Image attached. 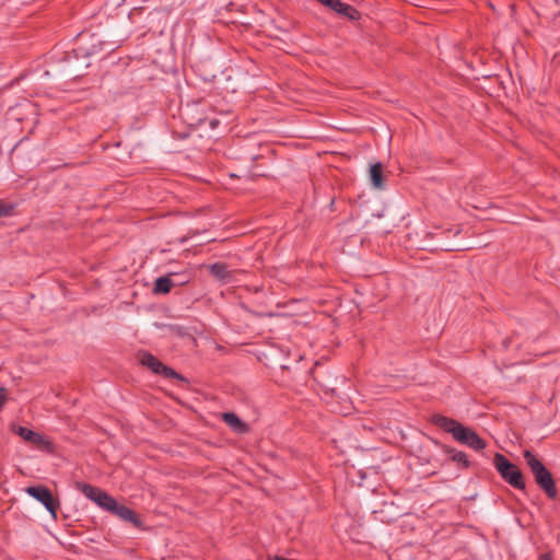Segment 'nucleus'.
<instances>
[{
    "instance_id": "f257e3e1",
    "label": "nucleus",
    "mask_w": 560,
    "mask_h": 560,
    "mask_svg": "<svg viewBox=\"0 0 560 560\" xmlns=\"http://www.w3.org/2000/svg\"><path fill=\"white\" fill-rule=\"evenodd\" d=\"M109 26L100 33L91 30L79 33L74 47L54 62L51 72L60 79H78L91 66L93 58L102 59L119 48L129 37V31L115 27L114 22Z\"/></svg>"
},
{
    "instance_id": "f03ea898",
    "label": "nucleus",
    "mask_w": 560,
    "mask_h": 560,
    "mask_svg": "<svg viewBox=\"0 0 560 560\" xmlns=\"http://www.w3.org/2000/svg\"><path fill=\"white\" fill-rule=\"evenodd\" d=\"M485 338L487 346L492 349L508 350L511 345H514L516 351H524L527 355L538 357L546 353V351H541L535 347V342L539 338L538 335L523 325L520 329L514 330L511 336L506 337H502L501 332L495 327H491Z\"/></svg>"
},
{
    "instance_id": "7ed1b4c3",
    "label": "nucleus",
    "mask_w": 560,
    "mask_h": 560,
    "mask_svg": "<svg viewBox=\"0 0 560 560\" xmlns=\"http://www.w3.org/2000/svg\"><path fill=\"white\" fill-rule=\"evenodd\" d=\"M430 422L444 432L451 433L453 439L458 443L467 445L475 451H481L487 445L486 441L480 438L474 429L465 427L453 418L434 413L431 416Z\"/></svg>"
},
{
    "instance_id": "20e7f679",
    "label": "nucleus",
    "mask_w": 560,
    "mask_h": 560,
    "mask_svg": "<svg viewBox=\"0 0 560 560\" xmlns=\"http://www.w3.org/2000/svg\"><path fill=\"white\" fill-rule=\"evenodd\" d=\"M462 229L458 225L452 228L434 226L432 231L425 232L423 248L429 252H460L466 244L460 241Z\"/></svg>"
},
{
    "instance_id": "39448f33",
    "label": "nucleus",
    "mask_w": 560,
    "mask_h": 560,
    "mask_svg": "<svg viewBox=\"0 0 560 560\" xmlns=\"http://www.w3.org/2000/svg\"><path fill=\"white\" fill-rule=\"evenodd\" d=\"M523 457L530 472L533 474L537 486L546 493L549 499H557L558 490L550 470L530 450H525L523 452Z\"/></svg>"
},
{
    "instance_id": "423d86ee",
    "label": "nucleus",
    "mask_w": 560,
    "mask_h": 560,
    "mask_svg": "<svg viewBox=\"0 0 560 560\" xmlns=\"http://www.w3.org/2000/svg\"><path fill=\"white\" fill-rule=\"evenodd\" d=\"M493 465L497 471L499 472L500 477L511 487L522 491L526 489V482L523 471L506 456L497 452L493 457Z\"/></svg>"
},
{
    "instance_id": "0eeeda50",
    "label": "nucleus",
    "mask_w": 560,
    "mask_h": 560,
    "mask_svg": "<svg viewBox=\"0 0 560 560\" xmlns=\"http://www.w3.org/2000/svg\"><path fill=\"white\" fill-rule=\"evenodd\" d=\"M139 362L141 365L145 366L152 373L156 375H161L164 378H175L184 383H188L187 378L182 374L177 373L171 366L165 365L162 361H160L155 355H153L149 351H140Z\"/></svg>"
},
{
    "instance_id": "6e6552de",
    "label": "nucleus",
    "mask_w": 560,
    "mask_h": 560,
    "mask_svg": "<svg viewBox=\"0 0 560 560\" xmlns=\"http://www.w3.org/2000/svg\"><path fill=\"white\" fill-rule=\"evenodd\" d=\"M25 492L40 502L46 510L50 513L54 520H57V513L60 508V501L58 497L54 495L52 491L44 485L30 486L25 489Z\"/></svg>"
},
{
    "instance_id": "1a4fd4ad",
    "label": "nucleus",
    "mask_w": 560,
    "mask_h": 560,
    "mask_svg": "<svg viewBox=\"0 0 560 560\" xmlns=\"http://www.w3.org/2000/svg\"><path fill=\"white\" fill-rule=\"evenodd\" d=\"M77 488L91 501L95 502L103 510L110 512L117 501L114 497L98 487L86 482H78Z\"/></svg>"
},
{
    "instance_id": "9d476101",
    "label": "nucleus",
    "mask_w": 560,
    "mask_h": 560,
    "mask_svg": "<svg viewBox=\"0 0 560 560\" xmlns=\"http://www.w3.org/2000/svg\"><path fill=\"white\" fill-rule=\"evenodd\" d=\"M13 431L21 436L24 441L31 443L32 445L36 446L40 451H45L48 453L54 452V443L49 440L44 439L43 435L39 433L26 428V427H16L13 428Z\"/></svg>"
},
{
    "instance_id": "9b49d317",
    "label": "nucleus",
    "mask_w": 560,
    "mask_h": 560,
    "mask_svg": "<svg viewBox=\"0 0 560 560\" xmlns=\"http://www.w3.org/2000/svg\"><path fill=\"white\" fill-rule=\"evenodd\" d=\"M109 513L116 515L124 522L132 524V526L137 529H144L143 521L139 514L127 505L119 503L118 501L115 502V506L112 508Z\"/></svg>"
},
{
    "instance_id": "f8f14e48",
    "label": "nucleus",
    "mask_w": 560,
    "mask_h": 560,
    "mask_svg": "<svg viewBox=\"0 0 560 560\" xmlns=\"http://www.w3.org/2000/svg\"><path fill=\"white\" fill-rule=\"evenodd\" d=\"M435 445H438L446 455H448L450 459L454 463H456L458 466H460L464 469H468L471 466V462L468 459V456L466 453L462 451H457L456 448L443 444L439 442L438 440H434Z\"/></svg>"
},
{
    "instance_id": "ddd939ff",
    "label": "nucleus",
    "mask_w": 560,
    "mask_h": 560,
    "mask_svg": "<svg viewBox=\"0 0 560 560\" xmlns=\"http://www.w3.org/2000/svg\"><path fill=\"white\" fill-rule=\"evenodd\" d=\"M537 14L545 19H556L560 15V0H536Z\"/></svg>"
},
{
    "instance_id": "4468645a",
    "label": "nucleus",
    "mask_w": 560,
    "mask_h": 560,
    "mask_svg": "<svg viewBox=\"0 0 560 560\" xmlns=\"http://www.w3.org/2000/svg\"><path fill=\"white\" fill-rule=\"evenodd\" d=\"M330 9L350 21H359L361 19V12L359 10L341 0H336Z\"/></svg>"
},
{
    "instance_id": "2eb2a0df",
    "label": "nucleus",
    "mask_w": 560,
    "mask_h": 560,
    "mask_svg": "<svg viewBox=\"0 0 560 560\" xmlns=\"http://www.w3.org/2000/svg\"><path fill=\"white\" fill-rule=\"evenodd\" d=\"M222 420L236 433L244 434L249 431V425L234 412L222 413Z\"/></svg>"
},
{
    "instance_id": "dca6fc26",
    "label": "nucleus",
    "mask_w": 560,
    "mask_h": 560,
    "mask_svg": "<svg viewBox=\"0 0 560 560\" xmlns=\"http://www.w3.org/2000/svg\"><path fill=\"white\" fill-rule=\"evenodd\" d=\"M176 283L172 279V273L159 277L155 279L153 283L152 292L154 294H167L171 292L172 288L175 287Z\"/></svg>"
},
{
    "instance_id": "f3484780",
    "label": "nucleus",
    "mask_w": 560,
    "mask_h": 560,
    "mask_svg": "<svg viewBox=\"0 0 560 560\" xmlns=\"http://www.w3.org/2000/svg\"><path fill=\"white\" fill-rule=\"evenodd\" d=\"M370 180L374 188L383 189L385 186V176L383 164L377 162L370 166Z\"/></svg>"
},
{
    "instance_id": "a211bd4d",
    "label": "nucleus",
    "mask_w": 560,
    "mask_h": 560,
    "mask_svg": "<svg viewBox=\"0 0 560 560\" xmlns=\"http://www.w3.org/2000/svg\"><path fill=\"white\" fill-rule=\"evenodd\" d=\"M210 273L219 280H224L230 277V271L225 262H214L209 266Z\"/></svg>"
},
{
    "instance_id": "6ab92c4d",
    "label": "nucleus",
    "mask_w": 560,
    "mask_h": 560,
    "mask_svg": "<svg viewBox=\"0 0 560 560\" xmlns=\"http://www.w3.org/2000/svg\"><path fill=\"white\" fill-rule=\"evenodd\" d=\"M206 121H208V119L206 117H191L190 120L188 121V124L190 126H201L203 125ZM220 124V120L217 119V118H212V119H209V126L211 127V129H214L219 126Z\"/></svg>"
},
{
    "instance_id": "aec40b11",
    "label": "nucleus",
    "mask_w": 560,
    "mask_h": 560,
    "mask_svg": "<svg viewBox=\"0 0 560 560\" xmlns=\"http://www.w3.org/2000/svg\"><path fill=\"white\" fill-rule=\"evenodd\" d=\"M15 208L16 206L14 203L0 200V218L13 215Z\"/></svg>"
},
{
    "instance_id": "412c9836",
    "label": "nucleus",
    "mask_w": 560,
    "mask_h": 560,
    "mask_svg": "<svg viewBox=\"0 0 560 560\" xmlns=\"http://www.w3.org/2000/svg\"><path fill=\"white\" fill-rule=\"evenodd\" d=\"M320 365L318 363L315 364L314 369H312L310 371V373L312 374L314 381L322 387H327V385L325 384L323 377H322V372H320Z\"/></svg>"
},
{
    "instance_id": "4be33fe9",
    "label": "nucleus",
    "mask_w": 560,
    "mask_h": 560,
    "mask_svg": "<svg viewBox=\"0 0 560 560\" xmlns=\"http://www.w3.org/2000/svg\"><path fill=\"white\" fill-rule=\"evenodd\" d=\"M304 380L299 368H295L294 374L292 377H282V382L285 383L287 386H291L293 383Z\"/></svg>"
},
{
    "instance_id": "5701e85b",
    "label": "nucleus",
    "mask_w": 560,
    "mask_h": 560,
    "mask_svg": "<svg viewBox=\"0 0 560 560\" xmlns=\"http://www.w3.org/2000/svg\"><path fill=\"white\" fill-rule=\"evenodd\" d=\"M179 277L177 280H174L176 285H182V284H185L187 282H189L190 278H191V273L190 272H184V273H172V277Z\"/></svg>"
},
{
    "instance_id": "b1692460",
    "label": "nucleus",
    "mask_w": 560,
    "mask_h": 560,
    "mask_svg": "<svg viewBox=\"0 0 560 560\" xmlns=\"http://www.w3.org/2000/svg\"><path fill=\"white\" fill-rule=\"evenodd\" d=\"M196 110H198V104H196V105H194V106H191V107H190L189 105H187V107H186V109H185L184 114H185L186 116H189L190 114H192V112H196Z\"/></svg>"
},
{
    "instance_id": "393cba45",
    "label": "nucleus",
    "mask_w": 560,
    "mask_h": 560,
    "mask_svg": "<svg viewBox=\"0 0 560 560\" xmlns=\"http://www.w3.org/2000/svg\"><path fill=\"white\" fill-rule=\"evenodd\" d=\"M318 2H320L323 5L327 7L330 9L331 5H334V2L336 0H317Z\"/></svg>"
},
{
    "instance_id": "a878e982",
    "label": "nucleus",
    "mask_w": 560,
    "mask_h": 560,
    "mask_svg": "<svg viewBox=\"0 0 560 560\" xmlns=\"http://www.w3.org/2000/svg\"><path fill=\"white\" fill-rule=\"evenodd\" d=\"M538 560H553L552 555L550 552H546L539 556Z\"/></svg>"
},
{
    "instance_id": "bb28decb",
    "label": "nucleus",
    "mask_w": 560,
    "mask_h": 560,
    "mask_svg": "<svg viewBox=\"0 0 560 560\" xmlns=\"http://www.w3.org/2000/svg\"><path fill=\"white\" fill-rule=\"evenodd\" d=\"M142 10H143L142 8H133V9L130 11V13H129L128 18H129V19H131L136 13H140Z\"/></svg>"
},
{
    "instance_id": "cd10ccee",
    "label": "nucleus",
    "mask_w": 560,
    "mask_h": 560,
    "mask_svg": "<svg viewBox=\"0 0 560 560\" xmlns=\"http://www.w3.org/2000/svg\"><path fill=\"white\" fill-rule=\"evenodd\" d=\"M281 372L284 373L285 371H289V366L287 365H281Z\"/></svg>"
},
{
    "instance_id": "c85d7f7f",
    "label": "nucleus",
    "mask_w": 560,
    "mask_h": 560,
    "mask_svg": "<svg viewBox=\"0 0 560 560\" xmlns=\"http://www.w3.org/2000/svg\"><path fill=\"white\" fill-rule=\"evenodd\" d=\"M255 175H257V176H265V174H264V173H260V174H259V173H256Z\"/></svg>"
}]
</instances>
